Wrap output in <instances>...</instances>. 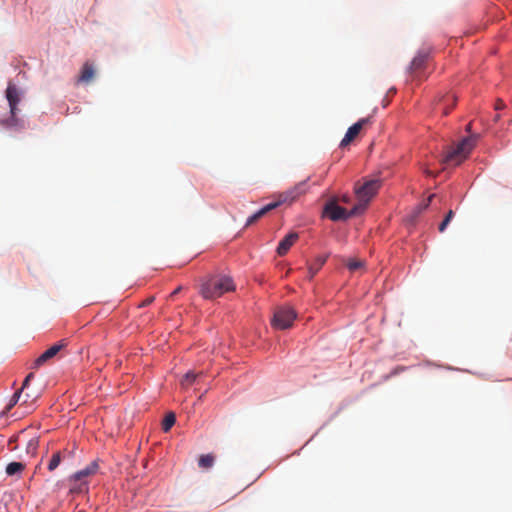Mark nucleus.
Wrapping results in <instances>:
<instances>
[{"label": "nucleus", "instance_id": "nucleus-34", "mask_svg": "<svg viewBox=\"0 0 512 512\" xmlns=\"http://www.w3.org/2000/svg\"><path fill=\"white\" fill-rule=\"evenodd\" d=\"M466 129H467V131H470V129H471V123H469V124L467 125V128H466Z\"/></svg>", "mask_w": 512, "mask_h": 512}, {"label": "nucleus", "instance_id": "nucleus-21", "mask_svg": "<svg viewBox=\"0 0 512 512\" xmlns=\"http://www.w3.org/2000/svg\"><path fill=\"white\" fill-rule=\"evenodd\" d=\"M61 460H62L61 451L55 452L52 455V457H51V459H50V461L48 463V470L50 472L54 471L59 466V464L61 463Z\"/></svg>", "mask_w": 512, "mask_h": 512}, {"label": "nucleus", "instance_id": "nucleus-15", "mask_svg": "<svg viewBox=\"0 0 512 512\" xmlns=\"http://www.w3.org/2000/svg\"><path fill=\"white\" fill-rule=\"evenodd\" d=\"M97 469H98V464H97V462L93 461L86 468L76 472L73 475V479L81 480L84 477H88L90 475L95 474Z\"/></svg>", "mask_w": 512, "mask_h": 512}, {"label": "nucleus", "instance_id": "nucleus-7", "mask_svg": "<svg viewBox=\"0 0 512 512\" xmlns=\"http://www.w3.org/2000/svg\"><path fill=\"white\" fill-rule=\"evenodd\" d=\"M429 54L427 52H419L411 61L408 68V73L412 79H418L421 77L426 69Z\"/></svg>", "mask_w": 512, "mask_h": 512}, {"label": "nucleus", "instance_id": "nucleus-10", "mask_svg": "<svg viewBox=\"0 0 512 512\" xmlns=\"http://www.w3.org/2000/svg\"><path fill=\"white\" fill-rule=\"evenodd\" d=\"M65 346L66 343L64 340H61L60 342L52 345L35 360V367H40L48 360L55 357Z\"/></svg>", "mask_w": 512, "mask_h": 512}, {"label": "nucleus", "instance_id": "nucleus-31", "mask_svg": "<svg viewBox=\"0 0 512 512\" xmlns=\"http://www.w3.org/2000/svg\"><path fill=\"white\" fill-rule=\"evenodd\" d=\"M25 397H26V398L24 399V403H27V402H28V400H29V398H30V396H29V394H26V395H25Z\"/></svg>", "mask_w": 512, "mask_h": 512}, {"label": "nucleus", "instance_id": "nucleus-22", "mask_svg": "<svg viewBox=\"0 0 512 512\" xmlns=\"http://www.w3.org/2000/svg\"><path fill=\"white\" fill-rule=\"evenodd\" d=\"M197 376L198 374L194 373L193 371L187 372L181 380V385L183 387L190 386L196 380Z\"/></svg>", "mask_w": 512, "mask_h": 512}, {"label": "nucleus", "instance_id": "nucleus-2", "mask_svg": "<svg viewBox=\"0 0 512 512\" xmlns=\"http://www.w3.org/2000/svg\"><path fill=\"white\" fill-rule=\"evenodd\" d=\"M380 187L381 180L378 178L367 179L361 185L356 184L355 193L358 203L353 206L352 214L362 213L370 200L377 194Z\"/></svg>", "mask_w": 512, "mask_h": 512}, {"label": "nucleus", "instance_id": "nucleus-30", "mask_svg": "<svg viewBox=\"0 0 512 512\" xmlns=\"http://www.w3.org/2000/svg\"><path fill=\"white\" fill-rule=\"evenodd\" d=\"M181 291V286L177 287L171 294L170 297H174Z\"/></svg>", "mask_w": 512, "mask_h": 512}, {"label": "nucleus", "instance_id": "nucleus-24", "mask_svg": "<svg viewBox=\"0 0 512 512\" xmlns=\"http://www.w3.org/2000/svg\"><path fill=\"white\" fill-rule=\"evenodd\" d=\"M38 444H39V441L37 438H32L31 440H29V442L27 443V448H26L27 453L34 455L38 448Z\"/></svg>", "mask_w": 512, "mask_h": 512}, {"label": "nucleus", "instance_id": "nucleus-29", "mask_svg": "<svg viewBox=\"0 0 512 512\" xmlns=\"http://www.w3.org/2000/svg\"><path fill=\"white\" fill-rule=\"evenodd\" d=\"M504 107H505V104L502 100H498L496 102L495 109L499 110V109H503Z\"/></svg>", "mask_w": 512, "mask_h": 512}, {"label": "nucleus", "instance_id": "nucleus-9", "mask_svg": "<svg viewBox=\"0 0 512 512\" xmlns=\"http://www.w3.org/2000/svg\"><path fill=\"white\" fill-rule=\"evenodd\" d=\"M6 99L9 104L10 113L14 114L18 111V104L21 101V91L11 82L8 83L7 89H6Z\"/></svg>", "mask_w": 512, "mask_h": 512}, {"label": "nucleus", "instance_id": "nucleus-23", "mask_svg": "<svg viewBox=\"0 0 512 512\" xmlns=\"http://www.w3.org/2000/svg\"><path fill=\"white\" fill-rule=\"evenodd\" d=\"M363 265H364V262L361 260H358V259H349L346 263L347 268L352 272L357 271L358 269L362 268Z\"/></svg>", "mask_w": 512, "mask_h": 512}, {"label": "nucleus", "instance_id": "nucleus-28", "mask_svg": "<svg viewBox=\"0 0 512 512\" xmlns=\"http://www.w3.org/2000/svg\"><path fill=\"white\" fill-rule=\"evenodd\" d=\"M453 217H454V212L452 210H449L444 219H446L448 222H450L453 219Z\"/></svg>", "mask_w": 512, "mask_h": 512}, {"label": "nucleus", "instance_id": "nucleus-32", "mask_svg": "<svg viewBox=\"0 0 512 512\" xmlns=\"http://www.w3.org/2000/svg\"><path fill=\"white\" fill-rule=\"evenodd\" d=\"M342 201H343V202H348V201H349V199H348V197H347V196H343V197H342Z\"/></svg>", "mask_w": 512, "mask_h": 512}, {"label": "nucleus", "instance_id": "nucleus-33", "mask_svg": "<svg viewBox=\"0 0 512 512\" xmlns=\"http://www.w3.org/2000/svg\"><path fill=\"white\" fill-rule=\"evenodd\" d=\"M16 441V437H12L10 440H9V444H11L12 442H15Z\"/></svg>", "mask_w": 512, "mask_h": 512}, {"label": "nucleus", "instance_id": "nucleus-25", "mask_svg": "<svg viewBox=\"0 0 512 512\" xmlns=\"http://www.w3.org/2000/svg\"><path fill=\"white\" fill-rule=\"evenodd\" d=\"M433 197H434V195L429 196L427 201L423 205H420L418 207V213H420L422 210H425L429 206Z\"/></svg>", "mask_w": 512, "mask_h": 512}, {"label": "nucleus", "instance_id": "nucleus-4", "mask_svg": "<svg viewBox=\"0 0 512 512\" xmlns=\"http://www.w3.org/2000/svg\"><path fill=\"white\" fill-rule=\"evenodd\" d=\"M478 135H472L468 138L463 139L457 144L456 147L451 148L447 151L443 162L449 165H459L462 163L470 154L473 147L475 146Z\"/></svg>", "mask_w": 512, "mask_h": 512}, {"label": "nucleus", "instance_id": "nucleus-35", "mask_svg": "<svg viewBox=\"0 0 512 512\" xmlns=\"http://www.w3.org/2000/svg\"><path fill=\"white\" fill-rule=\"evenodd\" d=\"M79 512H84V511H79Z\"/></svg>", "mask_w": 512, "mask_h": 512}, {"label": "nucleus", "instance_id": "nucleus-17", "mask_svg": "<svg viewBox=\"0 0 512 512\" xmlns=\"http://www.w3.org/2000/svg\"><path fill=\"white\" fill-rule=\"evenodd\" d=\"M25 469V465L21 462H11L6 466V474L14 476L20 474Z\"/></svg>", "mask_w": 512, "mask_h": 512}, {"label": "nucleus", "instance_id": "nucleus-5", "mask_svg": "<svg viewBox=\"0 0 512 512\" xmlns=\"http://www.w3.org/2000/svg\"><path fill=\"white\" fill-rule=\"evenodd\" d=\"M296 318L295 310L290 306H282L276 309L272 318V326L277 329H288Z\"/></svg>", "mask_w": 512, "mask_h": 512}, {"label": "nucleus", "instance_id": "nucleus-8", "mask_svg": "<svg viewBox=\"0 0 512 512\" xmlns=\"http://www.w3.org/2000/svg\"><path fill=\"white\" fill-rule=\"evenodd\" d=\"M370 122V118H361L355 124L350 126L340 143V147L347 146L350 142H352L360 133V131Z\"/></svg>", "mask_w": 512, "mask_h": 512}, {"label": "nucleus", "instance_id": "nucleus-14", "mask_svg": "<svg viewBox=\"0 0 512 512\" xmlns=\"http://www.w3.org/2000/svg\"><path fill=\"white\" fill-rule=\"evenodd\" d=\"M95 75V70L92 64L86 62L81 70V74L79 76L78 81L83 83H89L92 81Z\"/></svg>", "mask_w": 512, "mask_h": 512}, {"label": "nucleus", "instance_id": "nucleus-26", "mask_svg": "<svg viewBox=\"0 0 512 512\" xmlns=\"http://www.w3.org/2000/svg\"><path fill=\"white\" fill-rule=\"evenodd\" d=\"M154 296H151V297H148L147 299H145L140 305L139 307H146L148 305H150L153 301H154Z\"/></svg>", "mask_w": 512, "mask_h": 512}, {"label": "nucleus", "instance_id": "nucleus-19", "mask_svg": "<svg viewBox=\"0 0 512 512\" xmlns=\"http://www.w3.org/2000/svg\"><path fill=\"white\" fill-rule=\"evenodd\" d=\"M198 464L201 468H211L214 464V456L211 454L201 455Z\"/></svg>", "mask_w": 512, "mask_h": 512}, {"label": "nucleus", "instance_id": "nucleus-6", "mask_svg": "<svg viewBox=\"0 0 512 512\" xmlns=\"http://www.w3.org/2000/svg\"><path fill=\"white\" fill-rule=\"evenodd\" d=\"M324 214L332 221L347 220L348 218L357 215L352 214V209L348 211L345 208L339 206L335 200H331L325 205Z\"/></svg>", "mask_w": 512, "mask_h": 512}, {"label": "nucleus", "instance_id": "nucleus-13", "mask_svg": "<svg viewBox=\"0 0 512 512\" xmlns=\"http://www.w3.org/2000/svg\"><path fill=\"white\" fill-rule=\"evenodd\" d=\"M34 377V374L33 373H29L26 378L24 379L23 381V384H22V387L20 390L16 391L14 393V395L12 396V398L10 399L9 401V404L7 405L6 407V411H9L11 410L19 401L20 397H21V394H22V391L24 389H26L29 385V382L30 380Z\"/></svg>", "mask_w": 512, "mask_h": 512}, {"label": "nucleus", "instance_id": "nucleus-12", "mask_svg": "<svg viewBox=\"0 0 512 512\" xmlns=\"http://www.w3.org/2000/svg\"><path fill=\"white\" fill-rule=\"evenodd\" d=\"M0 125L9 129H22L24 128L23 120L17 117V113L11 114L10 117L0 120Z\"/></svg>", "mask_w": 512, "mask_h": 512}, {"label": "nucleus", "instance_id": "nucleus-27", "mask_svg": "<svg viewBox=\"0 0 512 512\" xmlns=\"http://www.w3.org/2000/svg\"><path fill=\"white\" fill-rule=\"evenodd\" d=\"M449 223L450 222H448L446 219H443V221L439 225V231L444 232Z\"/></svg>", "mask_w": 512, "mask_h": 512}, {"label": "nucleus", "instance_id": "nucleus-3", "mask_svg": "<svg viewBox=\"0 0 512 512\" xmlns=\"http://www.w3.org/2000/svg\"><path fill=\"white\" fill-rule=\"evenodd\" d=\"M304 187H305V183L302 182V183H299L298 185H296L293 189H291V190H289V191L279 195L277 201H274V202H271V203L265 205L260 210H258L256 213L251 215L247 219V222H246L245 226L252 225L256 221H258L261 217L266 215L268 212H270L271 210L279 207L281 204H284V203H287V202L291 203L297 197H299L301 194H303L305 192Z\"/></svg>", "mask_w": 512, "mask_h": 512}, {"label": "nucleus", "instance_id": "nucleus-11", "mask_svg": "<svg viewBox=\"0 0 512 512\" xmlns=\"http://www.w3.org/2000/svg\"><path fill=\"white\" fill-rule=\"evenodd\" d=\"M299 235L296 232H290L287 234L278 244L276 252L279 256H284L298 240Z\"/></svg>", "mask_w": 512, "mask_h": 512}, {"label": "nucleus", "instance_id": "nucleus-18", "mask_svg": "<svg viewBox=\"0 0 512 512\" xmlns=\"http://www.w3.org/2000/svg\"><path fill=\"white\" fill-rule=\"evenodd\" d=\"M176 422V416L173 412L166 414L162 422V429L164 432H168Z\"/></svg>", "mask_w": 512, "mask_h": 512}, {"label": "nucleus", "instance_id": "nucleus-1", "mask_svg": "<svg viewBox=\"0 0 512 512\" xmlns=\"http://www.w3.org/2000/svg\"><path fill=\"white\" fill-rule=\"evenodd\" d=\"M233 290H235L234 282L226 275H209L203 278L199 285L200 295L207 300H214Z\"/></svg>", "mask_w": 512, "mask_h": 512}, {"label": "nucleus", "instance_id": "nucleus-20", "mask_svg": "<svg viewBox=\"0 0 512 512\" xmlns=\"http://www.w3.org/2000/svg\"><path fill=\"white\" fill-rule=\"evenodd\" d=\"M443 104L445 105L443 107V114L447 115L449 113V110L455 105L456 103V97L453 94H448L443 98Z\"/></svg>", "mask_w": 512, "mask_h": 512}, {"label": "nucleus", "instance_id": "nucleus-16", "mask_svg": "<svg viewBox=\"0 0 512 512\" xmlns=\"http://www.w3.org/2000/svg\"><path fill=\"white\" fill-rule=\"evenodd\" d=\"M327 260V256H318L315 259V262L308 267V277L312 279L317 272L321 269V267L325 264Z\"/></svg>", "mask_w": 512, "mask_h": 512}]
</instances>
